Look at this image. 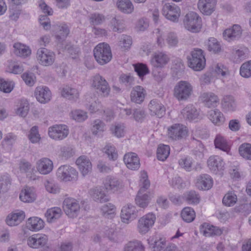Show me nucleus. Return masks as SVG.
I'll list each match as a JSON object with an SVG mask.
<instances>
[{
  "label": "nucleus",
  "mask_w": 251,
  "mask_h": 251,
  "mask_svg": "<svg viewBox=\"0 0 251 251\" xmlns=\"http://www.w3.org/2000/svg\"><path fill=\"white\" fill-rule=\"evenodd\" d=\"M140 178V188L135 198V202L138 206L145 208L149 205L151 197V193L147 191L150 186V182L147 173L145 171L141 172Z\"/></svg>",
  "instance_id": "obj_1"
},
{
  "label": "nucleus",
  "mask_w": 251,
  "mask_h": 251,
  "mask_svg": "<svg viewBox=\"0 0 251 251\" xmlns=\"http://www.w3.org/2000/svg\"><path fill=\"white\" fill-rule=\"evenodd\" d=\"M94 55L97 62L102 65L108 63L112 57L110 47L105 43H100L94 48Z\"/></svg>",
  "instance_id": "obj_2"
},
{
  "label": "nucleus",
  "mask_w": 251,
  "mask_h": 251,
  "mask_svg": "<svg viewBox=\"0 0 251 251\" xmlns=\"http://www.w3.org/2000/svg\"><path fill=\"white\" fill-rule=\"evenodd\" d=\"M56 176L61 181L75 182L78 179V173L74 167L70 165H64L57 169Z\"/></svg>",
  "instance_id": "obj_3"
},
{
  "label": "nucleus",
  "mask_w": 251,
  "mask_h": 251,
  "mask_svg": "<svg viewBox=\"0 0 251 251\" xmlns=\"http://www.w3.org/2000/svg\"><path fill=\"white\" fill-rule=\"evenodd\" d=\"M183 25L185 28L189 31L198 33L201 27V18L197 13L189 12L184 16Z\"/></svg>",
  "instance_id": "obj_4"
},
{
  "label": "nucleus",
  "mask_w": 251,
  "mask_h": 251,
  "mask_svg": "<svg viewBox=\"0 0 251 251\" xmlns=\"http://www.w3.org/2000/svg\"><path fill=\"white\" fill-rule=\"evenodd\" d=\"M193 87L186 81H180L175 86L174 96L179 101L186 100L191 95Z\"/></svg>",
  "instance_id": "obj_5"
},
{
  "label": "nucleus",
  "mask_w": 251,
  "mask_h": 251,
  "mask_svg": "<svg viewBox=\"0 0 251 251\" xmlns=\"http://www.w3.org/2000/svg\"><path fill=\"white\" fill-rule=\"evenodd\" d=\"M188 135L187 127L181 124H175L167 128V136L173 141H181Z\"/></svg>",
  "instance_id": "obj_6"
},
{
  "label": "nucleus",
  "mask_w": 251,
  "mask_h": 251,
  "mask_svg": "<svg viewBox=\"0 0 251 251\" xmlns=\"http://www.w3.org/2000/svg\"><path fill=\"white\" fill-rule=\"evenodd\" d=\"M189 66L194 70H202L205 65V58L202 50L197 49L191 51V56L188 58Z\"/></svg>",
  "instance_id": "obj_7"
},
{
  "label": "nucleus",
  "mask_w": 251,
  "mask_h": 251,
  "mask_svg": "<svg viewBox=\"0 0 251 251\" xmlns=\"http://www.w3.org/2000/svg\"><path fill=\"white\" fill-rule=\"evenodd\" d=\"M49 136L55 141H61L65 139L69 133L67 126L64 124H56L48 128Z\"/></svg>",
  "instance_id": "obj_8"
},
{
  "label": "nucleus",
  "mask_w": 251,
  "mask_h": 251,
  "mask_svg": "<svg viewBox=\"0 0 251 251\" xmlns=\"http://www.w3.org/2000/svg\"><path fill=\"white\" fill-rule=\"evenodd\" d=\"M156 220L155 214L149 213L141 217L138 221L137 229L141 234L147 233L154 225Z\"/></svg>",
  "instance_id": "obj_9"
},
{
  "label": "nucleus",
  "mask_w": 251,
  "mask_h": 251,
  "mask_svg": "<svg viewBox=\"0 0 251 251\" xmlns=\"http://www.w3.org/2000/svg\"><path fill=\"white\" fill-rule=\"evenodd\" d=\"M162 14L168 20L177 23L180 16V8L174 3H168L162 8Z\"/></svg>",
  "instance_id": "obj_10"
},
{
  "label": "nucleus",
  "mask_w": 251,
  "mask_h": 251,
  "mask_svg": "<svg viewBox=\"0 0 251 251\" xmlns=\"http://www.w3.org/2000/svg\"><path fill=\"white\" fill-rule=\"evenodd\" d=\"M63 207L66 214L70 218L76 217L79 214V203L74 198H66L63 203Z\"/></svg>",
  "instance_id": "obj_11"
},
{
  "label": "nucleus",
  "mask_w": 251,
  "mask_h": 251,
  "mask_svg": "<svg viewBox=\"0 0 251 251\" xmlns=\"http://www.w3.org/2000/svg\"><path fill=\"white\" fill-rule=\"evenodd\" d=\"M37 58L41 65L49 66L54 63L55 54L53 52L47 49L41 48L37 51Z\"/></svg>",
  "instance_id": "obj_12"
},
{
  "label": "nucleus",
  "mask_w": 251,
  "mask_h": 251,
  "mask_svg": "<svg viewBox=\"0 0 251 251\" xmlns=\"http://www.w3.org/2000/svg\"><path fill=\"white\" fill-rule=\"evenodd\" d=\"M92 85L100 91L102 96L106 97L109 95L110 88L108 83L105 78L99 74L96 75L93 77Z\"/></svg>",
  "instance_id": "obj_13"
},
{
  "label": "nucleus",
  "mask_w": 251,
  "mask_h": 251,
  "mask_svg": "<svg viewBox=\"0 0 251 251\" xmlns=\"http://www.w3.org/2000/svg\"><path fill=\"white\" fill-rule=\"evenodd\" d=\"M138 211L136 207L131 204L124 206L121 210V218L122 221L129 224L138 217Z\"/></svg>",
  "instance_id": "obj_14"
},
{
  "label": "nucleus",
  "mask_w": 251,
  "mask_h": 251,
  "mask_svg": "<svg viewBox=\"0 0 251 251\" xmlns=\"http://www.w3.org/2000/svg\"><path fill=\"white\" fill-rule=\"evenodd\" d=\"M207 166L214 174L222 173L225 168V163L222 157L218 155H212L207 161Z\"/></svg>",
  "instance_id": "obj_15"
},
{
  "label": "nucleus",
  "mask_w": 251,
  "mask_h": 251,
  "mask_svg": "<svg viewBox=\"0 0 251 251\" xmlns=\"http://www.w3.org/2000/svg\"><path fill=\"white\" fill-rule=\"evenodd\" d=\"M170 61V56L165 52L158 51L154 52L150 60L151 65L155 68H163Z\"/></svg>",
  "instance_id": "obj_16"
},
{
  "label": "nucleus",
  "mask_w": 251,
  "mask_h": 251,
  "mask_svg": "<svg viewBox=\"0 0 251 251\" xmlns=\"http://www.w3.org/2000/svg\"><path fill=\"white\" fill-rule=\"evenodd\" d=\"M216 4L217 0H199L197 7L202 14L210 16L215 10Z\"/></svg>",
  "instance_id": "obj_17"
},
{
  "label": "nucleus",
  "mask_w": 251,
  "mask_h": 251,
  "mask_svg": "<svg viewBox=\"0 0 251 251\" xmlns=\"http://www.w3.org/2000/svg\"><path fill=\"white\" fill-rule=\"evenodd\" d=\"M242 30L239 25H234L231 28L225 29L223 33L224 39L230 42L239 39L242 35Z\"/></svg>",
  "instance_id": "obj_18"
},
{
  "label": "nucleus",
  "mask_w": 251,
  "mask_h": 251,
  "mask_svg": "<svg viewBox=\"0 0 251 251\" xmlns=\"http://www.w3.org/2000/svg\"><path fill=\"white\" fill-rule=\"evenodd\" d=\"M37 171L41 175H46L52 172L53 163L51 160L47 157H43L36 162Z\"/></svg>",
  "instance_id": "obj_19"
},
{
  "label": "nucleus",
  "mask_w": 251,
  "mask_h": 251,
  "mask_svg": "<svg viewBox=\"0 0 251 251\" xmlns=\"http://www.w3.org/2000/svg\"><path fill=\"white\" fill-rule=\"evenodd\" d=\"M103 184L105 190L110 193H114L122 188L121 182L111 176H107L104 179Z\"/></svg>",
  "instance_id": "obj_20"
},
{
  "label": "nucleus",
  "mask_w": 251,
  "mask_h": 251,
  "mask_svg": "<svg viewBox=\"0 0 251 251\" xmlns=\"http://www.w3.org/2000/svg\"><path fill=\"white\" fill-rule=\"evenodd\" d=\"M48 238L45 234H35L29 236L27 240L29 247L33 249H38L45 246Z\"/></svg>",
  "instance_id": "obj_21"
},
{
  "label": "nucleus",
  "mask_w": 251,
  "mask_h": 251,
  "mask_svg": "<svg viewBox=\"0 0 251 251\" xmlns=\"http://www.w3.org/2000/svg\"><path fill=\"white\" fill-rule=\"evenodd\" d=\"M75 163L83 176H85L91 172L92 165L89 157L81 155L76 160Z\"/></svg>",
  "instance_id": "obj_22"
},
{
  "label": "nucleus",
  "mask_w": 251,
  "mask_h": 251,
  "mask_svg": "<svg viewBox=\"0 0 251 251\" xmlns=\"http://www.w3.org/2000/svg\"><path fill=\"white\" fill-rule=\"evenodd\" d=\"M34 95L37 100L41 103H46L51 98V93L48 87L40 86L36 88Z\"/></svg>",
  "instance_id": "obj_23"
},
{
  "label": "nucleus",
  "mask_w": 251,
  "mask_h": 251,
  "mask_svg": "<svg viewBox=\"0 0 251 251\" xmlns=\"http://www.w3.org/2000/svg\"><path fill=\"white\" fill-rule=\"evenodd\" d=\"M124 161L126 166L131 170H138L140 166V160L137 154L133 152L126 153L124 156Z\"/></svg>",
  "instance_id": "obj_24"
},
{
  "label": "nucleus",
  "mask_w": 251,
  "mask_h": 251,
  "mask_svg": "<svg viewBox=\"0 0 251 251\" xmlns=\"http://www.w3.org/2000/svg\"><path fill=\"white\" fill-rule=\"evenodd\" d=\"M199 99L208 108L215 107L219 102L218 96L212 92H204L201 95Z\"/></svg>",
  "instance_id": "obj_25"
},
{
  "label": "nucleus",
  "mask_w": 251,
  "mask_h": 251,
  "mask_svg": "<svg viewBox=\"0 0 251 251\" xmlns=\"http://www.w3.org/2000/svg\"><path fill=\"white\" fill-rule=\"evenodd\" d=\"M25 218V214L23 211L16 210L7 216L6 223L9 226H16L20 224Z\"/></svg>",
  "instance_id": "obj_26"
},
{
  "label": "nucleus",
  "mask_w": 251,
  "mask_h": 251,
  "mask_svg": "<svg viewBox=\"0 0 251 251\" xmlns=\"http://www.w3.org/2000/svg\"><path fill=\"white\" fill-rule=\"evenodd\" d=\"M149 108L151 115H155L158 118L162 117L165 114V107L157 100H152L150 101Z\"/></svg>",
  "instance_id": "obj_27"
},
{
  "label": "nucleus",
  "mask_w": 251,
  "mask_h": 251,
  "mask_svg": "<svg viewBox=\"0 0 251 251\" xmlns=\"http://www.w3.org/2000/svg\"><path fill=\"white\" fill-rule=\"evenodd\" d=\"M199 114V111L192 104L187 105L181 111V114L184 119L189 121L197 120Z\"/></svg>",
  "instance_id": "obj_28"
},
{
  "label": "nucleus",
  "mask_w": 251,
  "mask_h": 251,
  "mask_svg": "<svg viewBox=\"0 0 251 251\" xmlns=\"http://www.w3.org/2000/svg\"><path fill=\"white\" fill-rule=\"evenodd\" d=\"M200 231L206 237L219 236L223 233L222 229L207 223H204L201 226Z\"/></svg>",
  "instance_id": "obj_29"
},
{
  "label": "nucleus",
  "mask_w": 251,
  "mask_h": 251,
  "mask_svg": "<svg viewBox=\"0 0 251 251\" xmlns=\"http://www.w3.org/2000/svg\"><path fill=\"white\" fill-rule=\"evenodd\" d=\"M89 194L92 198L96 201L105 202L108 201L109 199L101 187H96L89 190Z\"/></svg>",
  "instance_id": "obj_30"
},
{
  "label": "nucleus",
  "mask_w": 251,
  "mask_h": 251,
  "mask_svg": "<svg viewBox=\"0 0 251 251\" xmlns=\"http://www.w3.org/2000/svg\"><path fill=\"white\" fill-rule=\"evenodd\" d=\"M212 185L213 180L209 175L202 174L198 177L196 186L200 190H209L212 187Z\"/></svg>",
  "instance_id": "obj_31"
},
{
  "label": "nucleus",
  "mask_w": 251,
  "mask_h": 251,
  "mask_svg": "<svg viewBox=\"0 0 251 251\" xmlns=\"http://www.w3.org/2000/svg\"><path fill=\"white\" fill-rule=\"evenodd\" d=\"M150 248L153 251H160L166 246V239L160 235H155L151 237L149 240Z\"/></svg>",
  "instance_id": "obj_32"
},
{
  "label": "nucleus",
  "mask_w": 251,
  "mask_h": 251,
  "mask_svg": "<svg viewBox=\"0 0 251 251\" xmlns=\"http://www.w3.org/2000/svg\"><path fill=\"white\" fill-rule=\"evenodd\" d=\"M36 198L34 188L28 186L25 187L20 195V200L24 202H32L36 200Z\"/></svg>",
  "instance_id": "obj_33"
},
{
  "label": "nucleus",
  "mask_w": 251,
  "mask_h": 251,
  "mask_svg": "<svg viewBox=\"0 0 251 251\" xmlns=\"http://www.w3.org/2000/svg\"><path fill=\"white\" fill-rule=\"evenodd\" d=\"M62 214V211L60 207H53L47 210L45 214V216L48 223H52L60 218Z\"/></svg>",
  "instance_id": "obj_34"
},
{
  "label": "nucleus",
  "mask_w": 251,
  "mask_h": 251,
  "mask_svg": "<svg viewBox=\"0 0 251 251\" xmlns=\"http://www.w3.org/2000/svg\"><path fill=\"white\" fill-rule=\"evenodd\" d=\"M146 91L140 86H136L132 89L130 93L132 101L136 103H141L145 99Z\"/></svg>",
  "instance_id": "obj_35"
},
{
  "label": "nucleus",
  "mask_w": 251,
  "mask_h": 251,
  "mask_svg": "<svg viewBox=\"0 0 251 251\" xmlns=\"http://www.w3.org/2000/svg\"><path fill=\"white\" fill-rule=\"evenodd\" d=\"M61 94L63 97L71 100H77L79 96V91L77 89L68 85L62 88Z\"/></svg>",
  "instance_id": "obj_36"
},
{
  "label": "nucleus",
  "mask_w": 251,
  "mask_h": 251,
  "mask_svg": "<svg viewBox=\"0 0 251 251\" xmlns=\"http://www.w3.org/2000/svg\"><path fill=\"white\" fill-rule=\"evenodd\" d=\"M208 117L210 120L216 126L222 125L225 121L223 114L218 109L210 110L208 112Z\"/></svg>",
  "instance_id": "obj_37"
},
{
  "label": "nucleus",
  "mask_w": 251,
  "mask_h": 251,
  "mask_svg": "<svg viewBox=\"0 0 251 251\" xmlns=\"http://www.w3.org/2000/svg\"><path fill=\"white\" fill-rule=\"evenodd\" d=\"M27 226L31 231H39L44 227V222L37 217H31L28 219Z\"/></svg>",
  "instance_id": "obj_38"
},
{
  "label": "nucleus",
  "mask_w": 251,
  "mask_h": 251,
  "mask_svg": "<svg viewBox=\"0 0 251 251\" xmlns=\"http://www.w3.org/2000/svg\"><path fill=\"white\" fill-rule=\"evenodd\" d=\"M14 54L22 57H26L31 54L30 48L20 43H16L13 45Z\"/></svg>",
  "instance_id": "obj_39"
},
{
  "label": "nucleus",
  "mask_w": 251,
  "mask_h": 251,
  "mask_svg": "<svg viewBox=\"0 0 251 251\" xmlns=\"http://www.w3.org/2000/svg\"><path fill=\"white\" fill-rule=\"evenodd\" d=\"M214 145L216 148L226 152L227 154L230 153V146L226 139L221 134L216 135L214 140Z\"/></svg>",
  "instance_id": "obj_40"
},
{
  "label": "nucleus",
  "mask_w": 251,
  "mask_h": 251,
  "mask_svg": "<svg viewBox=\"0 0 251 251\" xmlns=\"http://www.w3.org/2000/svg\"><path fill=\"white\" fill-rule=\"evenodd\" d=\"M15 109L17 115L22 117H25L29 111V106L28 101L25 99L19 100Z\"/></svg>",
  "instance_id": "obj_41"
},
{
  "label": "nucleus",
  "mask_w": 251,
  "mask_h": 251,
  "mask_svg": "<svg viewBox=\"0 0 251 251\" xmlns=\"http://www.w3.org/2000/svg\"><path fill=\"white\" fill-rule=\"evenodd\" d=\"M54 28L55 36L59 40L65 39L70 33L68 26L65 24L55 25Z\"/></svg>",
  "instance_id": "obj_42"
},
{
  "label": "nucleus",
  "mask_w": 251,
  "mask_h": 251,
  "mask_svg": "<svg viewBox=\"0 0 251 251\" xmlns=\"http://www.w3.org/2000/svg\"><path fill=\"white\" fill-rule=\"evenodd\" d=\"M116 5L118 9L125 14H131L134 10V6L130 0H118Z\"/></svg>",
  "instance_id": "obj_43"
},
{
  "label": "nucleus",
  "mask_w": 251,
  "mask_h": 251,
  "mask_svg": "<svg viewBox=\"0 0 251 251\" xmlns=\"http://www.w3.org/2000/svg\"><path fill=\"white\" fill-rule=\"evenodd\" d=\"M124 251H145V247L142 243L138 240L128 242L124 247Z\"/></svg>",
  "instance_id": "obj_44"
},
{
  "label": "nucleus",
  "mask_w": 251,
  "mask_h": 251,
  "mask_svg": "<svg viewBox=\"0 0 251 251\" xmlns=\"http://www.w3.org/2000/svg\"><path fill=\"white\" fill-rule=\"evenodd\" d=\"M12 179L10 175L7 173L0 176V193L7 192L11 185Z\"/></svg>",
  "instance_id": "obj_45"
},
{
  "label": "nucleus",
  "mask_w": 251,
  "mask_h": 251,
  "mask_svg": "<svg viewBox=\"0 0 251 251\" xmlns=\"http://www.w3.org/2000/svg\"><path fill=\"white\" fill-rule=\"evenodd\" d=\"M238 151L240 155L244 159L251 160V144L244 143L239 147Z\"/></svg>",
  "instance_id": "obj_46"
},
{
  "label": "nucleus",
  "mask_w": 251,
  "mask_h": 251,
  "mask_svg": "<svg viewBox=\"0 0 251 251\" xmlns=\"http://www.w3.org/2000/svg\"><path fill=\"white\" fill-rule=\"evenodd\" d=\"M181 216L184 221L191 223L194 221L196 217L194 210L190 207H186L181 211Z\"/></svg>",
  "instance_id": "obj_47"
},
{
  "label": "nucleus",
  "mask_w": 251,
  "mask_h": 251,
  "mask_svg": "<svg viewBox=\"0 0 251 251\" xmlns=\"http://www.w3.org/2000/svg\"><path fill=\"white\" fill-rule=\"evenodd\" d=\"M165 41L169 48H174L177 47L179 38L176 33L170 32L165 36Z\"/></svg>",
  "instance_id": "obj_48"
},
{
  "label": "nucleus",
  "mask_w": 251,
  "mask_h": 251,
  "mask_svg": "<svg viewBox=\"0 0 251 251\" xmlns=\"http://www.w3.org/2000/svg\"><path fill=\"white\" fill-rule=\"evenodd\" d=\"M222 105L225 111H230L234 110L236 105L233 97L231 96L224 97L222 101Z\"/></svg>",
  "instance_id": "obj_49"
},
{
  "label": "nucleus",
  "mask_w": 251,
  "mask_h": 251,
  "mask_svg": "<svg viewBox=\"0 0 251 251\" xmlns=\"http://www.w3.org/2000/svg\"><path fill=\"white\" fill-rule=\"evenodd\" d=\"M170 148L169 146L160 145L157 150V158L158 160L164 161L170 154Z\"/></svg>",
  "instance_id": "obj_50"
},
{
  "label": "nucleus",
  "mask_w": 251,
  "mask_h": 251,
  "mask_svg": "<svg viewBox=\"0 0 251 251\" xmlns=\"http://www.w3.org/2000/svg\"><path fill=\"white\" fill-rule=\"evenodd\" d=\"M237 201L236 194L233 191H229L225 194L223 199V204L226 206H233Z\"/></svg>",
  "instance_id": "obj_51"
},
{
  "label": "nucleus",
  "mask_w": 251,
  "mask_h": 251,
  "mask_svg": "<svg viewBox=\"0 0 251 251\" xmlns=\"http://www.w3.org/2000/svg\"><path fill=\"white\" fill-rule=\"evenodd\" d=\"M105 124L100 119L94 120L91 128L92 133L95 135L100 134L105 130Z\"/></svg>",
  "instance_id": "obj_52"
},
{
  "label": "nucleus",
  "mask_w": 251,
  "mask_h": 251,
  "mask_svg": "<svg viewBox=\"0 0 251 251\" xmlns=\"http://www.w3.org/2000/svg\"><path fill=\"white\" fill-rule=\"evenodd\" d=\"M101 211L103 216L111 219L115 216L116 207L114 204L108 203L102 206Z\"/></svg>",
  "instance_id": "obj_53"
},
{
  "label": "nucleus",
  "mask_w": 251,
  "mask_h": 251,
  "mask_svg": "<svg viewBox=\"0 0 251 251\" xmlns=\"http://www.w3.org/2000/svg\"><path fill=\"white\" fill-rule=\"evenodd\" d=\"M184 196L186 201L189 204H197L201 200V197L199 194L195 191L191 190L187 192Z\"/></svg>",
  "instance_id": "obj_54"
},
{
  "label": "nucleus",
  "mask_w": 251,
  "mask_h": 251,
  "mask_svg": "<svg viewBox=\"0 0 251 251\" xmlns=\"http://www.w3.org/2000/svg\"><path fill=\"white\" fill-rule=\"evenodd\" d=\"M111 27L114 32H123L125 29L124 21L120 19L113 18L111 21Z\"/></svg>",
  "instance_id": "obj_55"
},
{
  "label": "nucleus",
  "mask_w": 251,
  "mask_h": 251,
  "mask_svg": "<svg viewBox=\"0 0 251 251\" xmlns=\"http://www.w3.org/2000/svg\"><path fill=\"white\" fill-rule=\"evenodd\" d=\"M119 47L124 50H128L132 44V38L126 34H122L119 37Z\"/></svg>",
  "instance_id": "obj_56"
},
{
  "label": "nucleus",
  "mask_w": 251,
  "mask_h": 251,
  "mask_svg": "<svg viewBox=\"0 0 251 251\" xmlns=\"http://www.w3.org/2000/svg\"><path fill=\"white\" fill-rule=\"evenodd\" d=\"M103 152L110 160H116L118 156L115 147L111 144H107L103 148Z\"/></svg>",
  "instance_id": "obj_57"
},
{
  "label": "nucleus",
  "mask_w": 251,
  "mask_h": 251,
  "mask_svg": "<svg viewBox=\"0 0 251 251\" xmlns=\"http://www.w3.org/2000/svg\"><path fill=\"white\" fill-rule=\"evenodd\" d=\"M14 83L11 81H6L0 78V90L5 93H10L13 89Z\"/></svg>",
  "instance_id": "obj_58"
},
{
  "label": "nucleus",
  "mask_w": 251,
  "mask_h": 251,
  "mask_svg": "<svg viewBox=\"0 0 251 251\" xmlns=\"http://www.w3.org/2000/svg\"><path fill=\"white\" fill-rule=\"evenodd\" d=\"M28 138L30 141L33 144L38 143L40 139V135L39 133L38 127L37 126H34L30 129Z\"/></svg>",
  "instance_id": "obj_59"
},
{
  "label": "nucleus",
  "mask_w": 251,
  "mask_h": 251,
  "mask_svg": "<svg viewBox=\"0 0 251 251\" xmlns=\"http://www.w3.org/2000/svg\"><path fill=\"white\" fill-rule=\"evenodd\" d=\"M240 75L245 78L251 77V60L244 63L240 68Z\"/></svg>",
  "instance_id": "obj_60"
},
{
  "label": "nucleus",
  "mask_w": 251,
  "mask_h": 251,
  "mask_svg": "<svg viewBox=\"0 0 251 251\" xmlns=\"http://www.w3.org/2000/svg\"><path fill=\"white\" fill-rule=\"evenodd\" d=\"M178 164L181 168L186 171H191L192 168L193 160L188 156L180 158L178 161Z\"/></svg>",
  "instance_id": "obj_61"
},
{
  "label": "nucleus",
  "mask_w": 251,
  "mask_h": 251,
  "mask_svg": "<svg viewBox=\"0 0 251 251\" xmlns=\"http://www.w3.org/2000/svg\"><path fill=\"white\" fill-rule=\"evenodd\" d=\"M110 130L112 134L118 138H120L124 136L125 126L123 124H117L112 125Z\"/></svg>",
  "instance_id": "obj_62"
},
{
  "label": "nucleus",
  "mask_w": 251,
  "mask_h": 251,
  "mask_svg": "<svg viewBox=\"0 0 251 251\" xmlns=\"http://www.w3.org/2000/svg\"><path fill=\"white\" fill-rule=\"evenodd\" d=\"M208 50L214 53L220 51L221 46L219 42L215 38H210L207 42Z\"/></svg>",
  "instance_id": "obj_63"
},
{
  "label": "nucleus",
  "mask_w": 251,
  "mask_h": 251,
  "mask_svg": "<svg viewBox=\"0 0 251 251\" xmlns=\"http://www.w3.org/2000/svg\"><path fill=\"white\" fill-rule=\"evenodd\" d=\"M72 118L79 122H83L88 118L86 112L81 110H75L73 111L71 113Z\"/></svg>",
  "instance_id": "obj_64"
}]
</instances>
